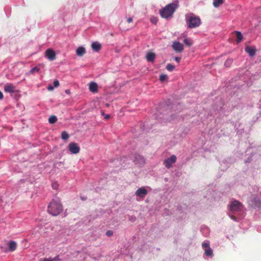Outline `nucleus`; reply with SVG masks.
Segmentation results:
<instances>
[{"instance_id":"aec40b11","label":"nucleus","mask_w":261,"mask_h":261,"mask_svg":"<svg viewBox=\"0 0 261 261\" xmlns=\"http://www.w3.org/2000/svg\"><path fill=\"white\" fill-rule=\"evenodd\" d=\"M57 121V118L55 115H51L49 117L48 119V121L50 123L53 124L55 123Z\"/></svg>"},{"instance_id":"f03ea898","label":"nucleus","mask_w":261,"mask_h":261,"mask_svg":"<svg viewBox=\"0 0 261 261\" xmlns=\"http://www.w3.org/2000/svg\"><path fill=\"white\" fill-rule=\"evenodd\" d=\"M185 20L187 27L189 29L198 27L201 23L200 17L192 13L187 14L185 16Z\"/></svg>"},{"instance_id":"ea45409f","label":"nucleus","mask_w":261,"mask_h":261,"mask_svg":"<svg viewBox=\"0 0 261 261\" xmlns=\"http://www.w3.org/2000/svg\"><path fill=\"white\" fill-rule=\"evenodd\" d=\"M53 188L54 189H56L57 188V184H53Z\"/></svg>"},{"instance_id":"a878e982","label":"nucleus","mask_w":261,"mask_h":261,"mask_svg":"<svg viewBox=\"0 0 261 261\" xmlns=\"http://www.w3.org/2000/svg\"><path fill=\"white\" fill-rule=\"evenodd\" d=\"M58 259H59V256H56V257H55L53 258H44L43 259V261H57Z\"/></svg>"},{"instance_id":"a19ab883","label":"nucleus","mask_w":261,"mask_h":261,"mask_svg":"<svg viewBox=\"0 0 261 261\" xmlns=\"http://www.w3.org/2000/svg\"><path fill=\"white\" fill-rule=\"evenodd\" d=\"M139 157L140 158V159L142 160V162L143 163H144V159L143 158H142V156L139 155Z\"/></svg>"},{"instance_id":"393cba45","label":"nucleus","mask_w":261,"mask_h":261,"mask_svg":"<svg viewBox=\"0 0 261 261\" xmlns=\"http://www.w3.org/2000/svg\"><path fill=\"white\" fill-rule=\"evenodd\" d=\"M175 68V67L174 66H173V65L171 64H167V65L166 66V69L169 71H172L174 70V69Z\"/></svg>"},{"instance_id":"39448f33","label":"nucleus","mask_w":261,"mask_h":261,"mask_svg":"<svg viewBox=\"0 0 261 261\" xmlns=\"http://www.w3.org/2000/svg\"><path fill=\"white\" fill-rule=\"evenodd\" d=\"M176 161V156L175 155H172L169 158L164 161V165L168 169L170 168L172 164Z\"/></svg>"},{"instance_id":"79ce46f5","label":"nucleus","mask_w":261,"mask_h":261,"mask_svg":"<svg viewBox=\"0 0 261 261\" xmlns=\"http://www.w3.org/2000/svg\"><path fill=\"white\" fill-rule=\"evenodd\" d=\"M65 92H66V93H69V90H66L65 91Z\"/></svg>"},{"instance_id":"6e6552de","label":"nucleus","mask_w":261,"mask_h":261,"mask_svg":"<svg viewBox=\"0 0 261 261\" xmlns=\"http://www.w3.org/2000/svg\"><path fill=\"white\" fill-rule=\"evenodd\" d=\"M16 87L12 84L7 83L4 86V91L7 93H13L15 91Z\"/></svg>"},{"instance_id":"1a4fd4ad","label":"nucleus","mask_w":261,"mask_h":261,"mask_svg":"<svg viewBox=\"0 0 261 261\" xmlns=\"http://www.w3.org/2000/svg\"><path fill=\"white\" fill-rule=\"evenodd\" d=\"M172 48L176 53H180L183 50L184 46L179 42H174L172 44Z\"/></svg>"},{"instance_id":"9b49d317","label":"nucleus","mask_w":261,"mask_h":261,"mask_svg":"<svg viewBox=\"0 0 261 261\" xmlns=\"http://www.w3.org/2000/svg\"><path fill=\"white\" fill-rule=\"evenodd\" d=\"M251 206L254 208H258L261 209V200L257 197L254 198L251 200V203L250 204Z\"/></svg>"},{"instance_id":"e433bc0d","label":"nucleus","mask_w":261,"mask_h":261,"mask_svg":"<svg viewBox=\"0 0 261 261\" xmlns=\"http://www.w3.org/2000/svg\"><path fill=\"white\" fill-rule=\"evenodd\" d=\"M230 218L234 221H236V217L233 215L230 216Z\"/></svg>"},{"instance_id":"412c9836","label":"nucleus","mask_w":261,"mask_h":261,"mask_svg":"<svg viewBox=\"0 0 261 261\" xmlns=\"http://www.w3.org/2000/svg\"><path fill=\"white\" fill-rule=\"evenodd\" d=\"M204 253L207 256H211L212 255V254H213V250L210 247L208 249H205Z\"/></svg>"},{"instance_id":"c85d7f7f","label":"nucleus","mask_w":261,"mask_h":261,"mask_svg":"<svg viewBox=\"0 0 261 261\" xmlns=\"http://www.w3.org/2000/svg\"><path fill=\"white\" fill-rule=\"evenodd\" d=\"M184 43L188 46H190L192 44V42L187 38H185L184 40Z\"/></svg>"},{"instance_id":"37998d69","label":"nucleus","mask_w":261,"mask_h":261,"mask_svg":"<svg viewBox=\"0 0 261 261\" xmlns=\"http://www.w3.org/2000/svg\"><path fill=\"white\" fill-rule=\"evenodd\" d=\"M102 114L103 115H104V116H105V114H104V113H103V112L102 113Z\"/></svg>"},{"instance_id":"f704fd0d","label":"nucleus","mask_w":261,"mask_h":261,"mask_svg":"<svg viewBox=\"0 0 261 261\" xmlns=\"http://www.w3.org/2000/svg\"><path fill=\"white\" fill-rule=\"evenodd\" d=\"M180 58H179V57H175L174 60L177 62H179L180 60Z\"/></svg>"},{"instance_id":"473e14b6","label":"nucleus","mask_w":261,"mask_h":261,"mask_svg":"<svg viewBox=\"0 0 261 261\" xmlns=\"http://www.w3.org/2000/svg\"><path fill=\"white\" fill-rule=\"evenodd\" d=\"M132 21H133V19H132V18H131V17H129V18H127V22L128 23H130V22H132Z\"/></svg>"},{"instance_id":"9d476101","label":"nucleus","mask_w":261,"mask_h":261,"mask_svg":"<svg viewBox=\"0 0 261 261\" xmlns=\"http://www.w3.org/2000/svg\"><path fill=\"white\" fill-rule=\"evenodd\" d=\"M147 194V191L144 187L139 188L136 191V195L140 197L143 198Z\"/></svg>"},{"instance_id":"7c9ffc66","label":"nucleus","mask_w":261,"mask_h":261,"mask_svg":"<svg viewBox=\"0 0 261 261\" xmlns=\"http://www.w3.org/2000/svg\"><path fill=\"white\" fill-rule=\"evenodd\" d=\"M113 234V231L112 230H107L106 232V235L108 237L112 236Z\"/></svg>"},{"instance_id":"f257e3e1","label":"nucleus","mask_w":261,"mask_h":261,"mask_svg":"<svg viewBox=\"0 0 261 261\" xmlns=\"http://www.w3.org/2000/svg\"><path fill=\"white\" fill-rule=\"evenodd\" d=\"M178 7L177 3H170L160 9L159 13L162 18L167 19H170L173 17V15Z\"/></svg>"},{"instance_id":"2f4dec72","label":"nucleus","mask_w":261,"mask_h":261,"mask_svg":"<svg viewBox=\"0 0 261 261\" xmlns=\"http://www.w3.org/2000/svg\"><path fill=\"white\" fill-rule=\"evenodd\" d=\"M54 85L55 87H58L59 86V82L58 80H55L54 81Z\"/></svg>"},{"instance_id":"4468645a","label":"nucleus","mask_w":261,"mask_h":261,"mask_svg":"<svg viewBox=\"0 0 261 261\" xmlns=\"http://www.w3.org/2000/svg\"><path fill=\"white\" fill-rule=\"evenodd\" d=\"M155 58V54L154 53L149 52L146 56L147 61L153 62Z\"/></svg>"},{"instance_id":"dca6fc26","label":"nucleus","mask_w":261,"mask_h":261,"mask_svg":"<svg viewBox=\"0 0 261 261\" xmlns=\"http://www.w3.org/2000/svg\"><path fill=\"white\" fill-rule=\"evenodd\" d=\"M76 53L80 57L83 56L86 53V50L83 47H79L76 50Z\"/></svg>"},{"instance_id":"f3484780","label":"nucleus","mask_w":261,"mask_h":261,"mask_svg":"<svg viewBox=\"0 0 261 261\" xmlns=\"http://www.w3.org/2000/svg\"><path fill=\"white\" fill-rule=\"evenodd\" d=\"M9 250L10 251H14L17 247V244L14 241H10L8 244Z\"/></svg>"},{"instance_id":"20e7f679","label":"nucleus","mask_w":261,"mask_h":261,"mask_svg":"<svg viewBox=\"0 0 261 261\" xmlns=\"http://www.w3.org/2000/svg\"><path fill=\"white\" fill-rule=\"evenodd\" d=\"M243 207V205L242 203L235 200L231 202L229 205V209L232 212L234 213L241 211Z\"/></svg>"},{"instance_id":"5701e85b","label":"nucleus","mask_w":261,"mask_h":261,"mask_svg":"<svg viewBox=\"0 0 261 261\" xmlns=\"http://www.w3.org/2000/svg\"><path fill=\"white\" fill-rule=\"evenodd\" d=\"M233 62L232 59H228L226 60V61L224 63V65L226 67H229L231 66Z\"/></svg>"},{"instance_id":"58836bf2","label":"nucleus","mask_w":261,"mask_h":261,"mask_svg":"<svg viewBox=\"0 0 261 261\" xmlns=\"http://www.w3.org/2000/svg\"><path fill=\"white\" fill-rule=\"evenodd\" d=\"M81 198L82 199V200H86L87 199L86 197L82 196V197H81Z\"/></svg>"},{"instance_id":"b1692460","label":"nucleus","mask_w":261,"mask_h":261,"mask_svg":"<svg viewBox=\"0 0 261 261\" xmlns=\"http://www.w3.org/2000/svg\"><path fill=\"white\" fill-rule=\"evenodd\" d=\"M69 136L68 134L65 131L62 132L61 134V138L63 140L67 139L69 138Z\"/></svg>"},{"instance_id":"423d86ee","label":"nucleus","mask_w":261,"mask_h":261,"mask_svg":"<svg viewBox=\"0 0 261 261\" xmlns=\"http://www.w3.org/2000/svg\"><path fill=\"white\" fill-rule=\"evenodd\" d=\"M69 150L74 154H76L80 152V148L75 143H71L69 144Z\"/></svg>"},{"instance_id":"6ab92c4d","label":"nucleus","mask_w":261,"mask_h":261,"mask_svg":"<svg viewBox=\"0 0 261 261\" xmlns=\"http://www.w3.org/2000/svg\"><path fill=\"white\" fill-rule=\"evenodd\" d=\"M224 2L223 0H213V5L214 7L218 8Z\"/></svg>"},{"instance_id":"c9c22d12","label":"nucleus","mask_w":261,"mask_h":261,"mask_svg":"<svg viewBox=\"0 0 261 261\" xmlns=\"http://www.w3.org/2000/svg\"><path fill=\"white\" fill-rule=\"evenodd\" d=\"M110 118V115L108 114L105 115V119L108 120Z\"/></svg>"},{"instance_id":"4be33fe9","label":"nucleus","mask_w":261,"mask_h":261,"mask_svg":"<svg viewBox=\"0 0 261 261\" xmlns=\"http://www.w3.org/2000/svg\"><path fill=\"white\" fill-rule=\"evenodd\" d=\"M236 37L237 38V42H240L243 39V36L241 32H236Z\"/></svg>"},{"instance_id":"72a5a7b5","label":"nucleus","mask_w":261,"mask_h":261,"mask_svg":"<svg viewBox=\"0 0 261 261\" xmlns=\"http://www.w3.org/2000/svg\"><path fill=\"white\" fill-rule=\"evenodd\" d=\"M47 89L49 91H52L54 90V87L52 86H49Z\"/></svg>"},{"instance_id":"cd10ccee","label":"nucleus","mask_w":261,"mask_h":261,"mask_svg":"<svg viewBox=\"0 0 261 261\" xmlns=\"http://www.w3.org/2000/svg\"><path fill=\"white\" fill-rule=\"evenodd\" d=\"M168 78V76L166 74H161L160 76V80L162 82H163L165 80H166Z\"/></svg>"},{"instance_id":"f8f14e48","label":"nucleus","mask_w":261,"mask_h":261,"mask_svg":"<svg viewBox=\"0 0 261 261\" xmlns=\"http://www.w3.org/2000/svg\"><path fill=\"white\" fill-rule=\"evenodd\" d=\"M245 50L250 57H252L255 55L256 50L254 47L247 46L245 47Z\"/></svg>"},{"instance_id":"4c0bfd02","label":"nucleus","mask_w":261,"mask_h":261,"mask_svg":"<svg viewBox=\"0 0 261 261\" xmlns=\"http://www.w3.org/2000/svg\"><path fill=\"white\" fill-rule=\"evenodd\" d=\"M3 98V94L0 91V100L2 99Z\"/></svg>"},{"instance_id":"7ed1b4c3","label":"nucleus","mask_w":261,"mask_h":261,"mask_svg":"<svg viewBox=\"0 0 261 261\" xmlns=\"http://www.w3.org/2000/svg\"><path fill=\"white\" fill-rule=\"evenodd\" d=\"M62 211V205L59 199H53L47 207L48 213L54 216H58Z\"/></svg>"},{"instance_id":"ddd939ff","label":"nucleus","mask_w":261,"mask_h":261,"mask_svg":"<svg viewBox=\"0 0 261 261\" xmlns=\"http://www.w3.org/2000/svg\"><path fill=\"white\" fill-rule=\"evenodd\" d=\"M97 84L95 82H91L89 84V90L93 93H97L98 91Z\"/></svg>"},{"instance_id":"0eeeda50","label":"nucleus","mask_w":261,"mask_h":261,"mask_svg":"<svg viewBox=\"0 0 261 261\" xmlns=\"http://www.w3.org/2000/svg\"><path fill=\"white\" fill-rule=\"evenodd\" d=\"M45 57L50 61H53L56 59V55L52 49L49 48L45 51Z\"/></svg>"},{"instance_id":"bb28decb","label":"nucleus","mask_w":261,"mask_h":261,"mask_svg":"<svg viewBox=\"0 0 261 261\" xmlns=\"http://www.w3.org/2000/svg\"><path fill=\"white\" fill-rule=\"evenodd\" d=\"M202 247L203 249H206L210 247V244L208 243L203 242L202 244Z\"/></svg>"},{"instance_id":"2eb2a0df","label":"nucleus","mask_w":261,"mask_h":261,"mask_svg":"<svg viewBox=\"0 0 261 261\" xmlns=\"http://www.w3.org/2000/svg\"><path fill=\"white\" fill-rule=\"evenodd\" d=\"M91 47H92V49L94 51L97 52L100 49L101 46L100 44L98 42H95L92 43V44L91 45Z\"/></svg>"},{"instance_id":"a211bd4d","label":"nucleus","mask_w":261,"mask_h":261,"mask_svg":"<svg viewBox=\"0 0 261 261\" xmlns=\"http://www.w3.org/2000/svg\"><path fill=\"white\" fill-rule=\"evenodd\" d=\"M41 65L39 64L38 66L33 68L29 72L30 74H34L36 72H38L40 70V66Z\"/></svg>"},{"instance_id":"c756f323","label":"nucleus","mask_w":261,"mask_h":261,"mask_svg":"<svg viewBox=\"0 0 261 261\" xmlns=\"http://www.w3.org/2000/svg\"><path fill=\"white\" fill-rule=\"evenodd\" d=\"M150 21L153 23V24H156L157 23V21H158V19L156 17H151L150 18Z\"/></svg>"}]
</instances>
